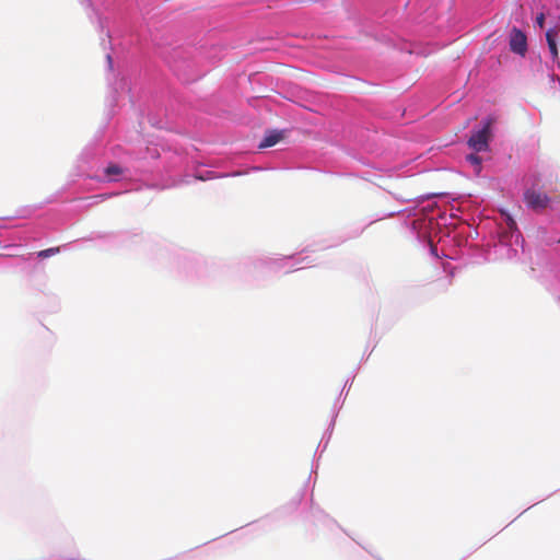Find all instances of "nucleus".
Returning <instances> with one entry per match:
<instances>
[{"label": "nucleus", "instance_id": "nucleus-1", "mask_svg": "<svg viewBox=\"0 0 560 560\" xmlns=\"http://www.w3.org/2000/svg\"><path fill=\"white\" fill-rule=\"evenodd\" d=\"M493 124L492 118H487L483 127L480 130L472 132L468 139V145L476 152L487 151L489 148V141L491 138V126Z\"/></svg>", "mask_w": 560, "mask_h": 560}, {"label": "nucleus", "instance_id": "nucleus-2", "mask_svg": "<svg viewBox=\"0 0 560 560\" xmlns=\"http://www.w3.org/2000/svg\"><path fill=\"white\" fill-rule=\"evenodd\" d=\"M524 200L527 207L535 211H541L550 203V198L545 192L535 189L526 190L524 194Z\"/></svg>", "mask_w": 560, "mask_h": 560}, {"label": "nucleus", "instance_id": "nucleus-3", "mask_svg": "<svg viewBox=\"0 0 560 560\" xmlns=\"http://www.w3.org/2000/svg\"><path fill=\"white\" fill-rule=\"evenodd\" d=\"M510 49L521 56L527 51L526 35L518 28L514 27L510 33Z\"/></svg>", "mask_w": 560, "mask_h": 560}, {"label": "nucleus", "instance_id": "nucleus-4", "mask_svg": "<svg viewBox=\"0 0 560 560\" xmlns=\"http://www.w3.org/2000/svg\"><path fill=\"white\" fill-rule=\"evenodd\" d=\"M283 138L282 132L277 130L269 131L264 140L260 142L259 148H269L277 144Z\"/></svg>", "mask_w": 560, "mask_h": 560}, {"label": "nucleus", "instance_id": "nucleus-5", "mask_svg": "<svg viewBox=\"0 0 560 560\" xmlns=\"http://www.w3.org/2000/svg\"><path fill=\"white\" fill-rule=\"evenodd\" d=\"M556 37H557V32L555 30L551 28V30L547 31L546 39L548 43L549 51H550L553 60L558 58V48H557Z\"/></svg>", "mask_w": 560, "mask_h": 560}, {"label": "nucleus", "instance_id": "nucleus-6", "mask_svg": "<svg viewBox=\"0 0 560 560\" xmlns=\"http://www.w3.org/2000/svg\"><path fill=\"white\" fill-rule=\"evenodd\" d=\"M105 174L108 177L118 176V175L122 174V168L120 166H118L117 164H109L105 168Z\"/></svg>", "mask_w": 560, "mask_h": 560}, {"label": "nucleus", "instance_id": "nucleus-7", "mask_svg": "<svg viewBox=\"0 0 560 560\" xmlns=\"http://www.w3.org/2000/svg\"><path fill=\"white\" fill-rule=\"evenodd\" d=\"M59 252H60V247H51V248L39 250L37 253V257L45 259V258H48V257H51V256L58 254Z\"/></svg>", "mask_w": 560, "mask_h": 560}, {"label": "nucleus", "instance_id": "nucleus-8", "mask_svg": "<svg viewBox=\"0 0 560 560\" xmlns=\"http://www.w3.org/2000/svg\"><path fill=\"white\" fill-rule=\"evenodd\" d=\"M466 159L471 165L475 166L476 172L479 173L481 170V158L478 156L477 154L471 153L468 154Z\"/></svg>", "mask_w": 560, "mask_h": 560}, {"label": "nucleus", "instance_id": "nucleus-9", "mask_svg": "<svg viewBox=\"0 0 560 560\" xmlns=\"http://www.w3.org/2000/svg\"><path fill=\"white\" fill-rule=\"evenodd\" d=\"M536 23L539 25V27H544V23H545V14L544 13H540L536 18Z\"/></svg>", "mask_w": 560, "mask_h": 560}, {"label": "nucleus", "instance_id": "nucleus-10", "mask_svg": "<svg viewBox=\"0 0 560 560\" xmlns=\"http://www.w3.org/2000/svg\"><path fill=\"white\" fill-rule=\"evenodd\" d=\"M508 225L511 230L515 229L516 228V223L515 221L512 219V218H509L508 219Z\"/></svg>", "mask_w": 560, "mask_h": 560}, {"label": "nucleus", "instance_id": "nucleus-11", "mask_svg": "<svg viewBox=\"0 0 560 560\" xmlns=\"http://www.w3.org/2000/svg\"><path fill=\"white\" fill-rule=\"evenodd\" d=\"M107 60L109 63H112V57L109 55H107Z\"/></svg>", "mask_w": 560, "mask_h": 560}, {"label": "nucleus", "instance_id": "nucleus-12", "mask_svg": "<svg viewBox=\"0 0 560 560\" xmlns=\"http://www.w3.org/2000/svg\"><path fill=\"white\" fill-rule=\"evenodd\" d=\"M95 198H101V199H104V195H98V196H95Z\"/></svg>", "mask_w": 560, "mask_h": 560}]
</instances>
